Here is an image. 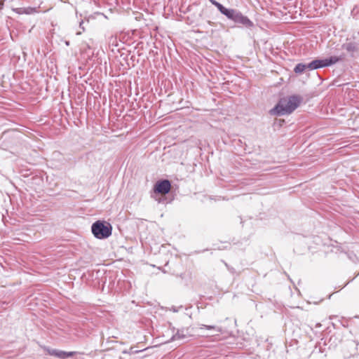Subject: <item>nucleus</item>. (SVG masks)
<instances>
[{
    "label": "nucleus",
    "instance_id": "a211bd4d",
    "mask_svg": "<svg viewBox=\"0 0 359 359\" xmlns=\"http://www.w3.org/2000/svg\"><path fill=\"white\" fill-rule=\"evenodd\" d=\"M65 44H66L67 46H69V41H65Z\"/></svg>",
    "mask_w": 359,
    "mask_h": 359
},
{
    "label": "nucleus",
    "instance_id": "f03ea898",
    "mask_svg": "<svg viewBox=\"0 0 359 359\" xmlns=\"http://www.w3.org/2000/svg\"><path fill=\"white\" fill-rule=\"evenodd\" d=\"M228 19L233 21L235 23L247 28H251L254 26V23L245 15L236 9L227 8L223 14Z\"/></svg>",
    "mask_w": 359,
    "mask_h": 359
},
{
    "label": "nucleus",
    "instance_id": "39448f33",
    "mask_svg": "<svg viewBox=\"0 0 359 359\" xmlns=\"http://www.w3.org/2000/svg\"><path fill=\"white\" fill-rule=\"evenodd\" d=\"M341 48L346 50L349 56L353 57L359 53V41L347 39L341 45Z\"/></svg>",
    "mask_w": 359,
    "mask_h": 359
},
{
    "label": "nucleus",
    "instance_id": "423d86ee",
    "mask_svg": "<svg viewBox=\"0 0 359 359\" xmlns=\"http://www.w3.org/2000/svg\"><path fill=\"white\" fill-rule=\"evenodd\" d=\"M171 188V184L169 180H163L158 181L154 186V191L161 194H166L169 193Z\"/></svg>",
    "mask_w": 359,
    "mask_h": 359
},
{
    "label": "nucleus",
    "instance_id": "f3484780",
    "mask_svg": "<svg viewBox=\"0 0 359 359\" xmlns=\"http://www.w3.org/2000/svg\"><path fill=\"white\" fill-rule=\"evenodd\" d=\"M226 266L228 267V269L229 270V271L231 273H235V269L232 267H229L228 265L226 264Z\"/></svg>",
    "mask_w": 359,
    "mask_h": 359
},
{
    "label": "nucleus",
    "instance_id": "ddd939ff",
    "mask_svg": "<svg viewBox=\"0 0 359 359\" xmlns=\"http://www.w3.org/2000/svg\"><path fill=\"white\" fill-rule=\"evenodd\" d=\"M140 351L138 350H134L133 348H130L129 351H123V353H128V354H133L136 353H139Z\"/></svg>",
    "mask_w": 359,
    "mask_h": 359
},
{
    "label": "nucleus",
    "instance_id": "f257e3e1",
    "mask_svg": "<svg viewBox=\"0 0 359 359\" xmlns=\"http://www.w3.org/2000/svg\"><path fill=\"white\" fill-rule=\"evenodd\" d=\"M303 98L299 95H292L281 99L271 110V114L277 116L290 114L299 106Z\"/></svg>",
    "mask_w": 359,
    "mask_h": 359
},
{
    "label": "nucleus",
    "instance_id": "20e7f679",
    "mask_svg": "<svg viewBox=\"0 0 359 359\" xmlns=\"http://www.w3.org/2000/svg\"><path fill=\"white\" fill-rule=\"evenodd\" d=\"M344 57L345 55L342 54L340 56H332L329 58L323 60H314L307 64V67H309V70H314L319 68L329 67L341 61Z\"/></svg>",
    "mask_w": 359,
    "mask_h": 359
},
{
    "label": "nucleus",
    "instance_id": "6e6552de",
    "mask_svg": "<svg viewBox=\"0 0 359 359\" xmlns=\"http://www.w3.org/2000/svg\"><path fill=\"white\" fill-rule=\"evenodd\" d=\"M188 336V330H179L176 332L175 334L173 335V340L183 339H185Z\"/></svg>",
    "mask_w": 359,
    "mask_h": 359
},
{
    "label": "nucleus",
    "instance_id": "0eeeda50",
    "mask_svg": "<svg viewBox=\"0 0 359 359\" xmlns=\"http://www.w3.org/2000/svg\"><path fill=\"white\" fill-rule=\"evenodd\" d=\"M13 11L19 15H31L38 12L37 8L35 7L15 8H13Z\"/></svg>",
    "mask_w": 359,
    "mask_h": 359
},
{
    "label": "nucleus",
    "instance_id": "4468645a",
    "mask_svg": "<svg viewBox=\"0 0 359 359\" xmlns=\"http://www.w3.org/2000/svg\"><path fill=\"white\" fill-rule=\"evenodd\" d=\"M114 356V355L113 353H107V354H105V355H104L103 359H112V358H113ZM117 359H122V358H121V357H118V358H117Z\"/></svg>",
    "mask_w": 359,
    "mask_h": 359
},
{
    "label": "nucleus",
    "instance_id": "2eb2a0df",
    "mask_svg": "<svg viewBox=\"0 0 359 359\" xmlns=\"http://www.w3.org/2000/svg\"><path fill=\"white\" fill-rule=\"evenodd\" d=\"M58 351H59V350H57V349H51V350H48V353L50 355L57 357V354H58Z\"/></svg>",
    "mask_w": 359,
    "mask_h": 359
},
{
    "label": "nucleus",
    "instance_id": "1a4fd4ad",
    "mask_svg": "<svg viewBox=\"0 0 359 359\" xmlns=\"http://www.w3.org/2000/svg\"><path fill=\"white\" fill-rule=\"evenodd\" d=\"M306 70H309L307 64L298 63L294 68V72L298 74L304 73Z\"/></svg>",
    "mask_w": 359,
    "mask_h": 359
},
{
    "label": "nucleus",
    "instance_id": "9d476101",
    "mask_svg": "<svg viewBox=\"0 0 359 359\" xmlns=\"http://www.w3.org/2000/svg\"><path fill=\"white\" fill-rule=\"evenodd\" d=\"M198 328L200 330L206 329L208 330H215L218 332H222V328L221 327L215 326V325H207L204 324H198Z\"/></svg>",
    "mask_w": 359,
    "mask_h": 359
},
{
    "label": "nucleus",
    "instance_id": "dca6fc26",
    "mask_svg": "<svg viewBox=\"0 0 359 359\" xmlns=\"http://www.w3.org/2000/svg\"><path fill=\"white\" fill-rule=\"evenodd\" d=\"M4 5V0H0V11L3 9Z\"/></svg>",
    "mask_w": 359,
    "mask_h": 359
},
{
    "label": "nucleus",
    "instance_id": "f8f14e48",
    "mask_svg": "<svg viewBox=\"0 0 359 359\" xmlns=\"http://www.w3.org/2000/svg\"><path fill=\"white\" fill-rule=\"evenodd\" d=\"M210 2L215 6L217 9L220 11L222 14L224 13V11H226L227 8L224 7L223 5H222L220 3L215 1V0H210Z\"/></svg>",
    "mask_w": 359,
    "mask_h": 359
},
{
    "label": "nucleus",
    "instance_id": "9b49d317",
    "mask_svg": "<svg viewBox=\"0 0 359 359\" xmlns=\"http://www.w3.org/2000/svg\"><path fill=\"white\" fill-rule=\"evenodd\" d=\"M75 353H76L73 352V351L67 352V351L59 350L57 358H59L61 359H65V358L74 355Z\"/></svg>",
    "mask_w": 359,
    "mask_h": 359
},
{
    "label": "nucleus",
    "instance_id": "7ed1b4c3",
    "mask_svg": "<svg viewBox=\"0 0 359 359\" xmlns=\"http://www.w3.org/2000/svg\"><path fill=\"white\" fill-rule=\"evenodd\" d=\"M91 231L96 238L105 239L111 235L112 227L110 224L98 220L92 224Z\"/></svg>",
    "mask_w": 359,
    "mask_h": 359
}]
</instances>
